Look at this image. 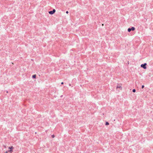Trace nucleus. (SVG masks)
Returning a JSON list of instances; mask_svg holds the SVG:
<instances>
[{"instance_id": "obj_12", "label": "nucleus", "mask_w": 153, "mask_h": 153, "mask_svg": "<svg viewBox=\"0 0 153 153\" xmlns=\"http://www.w3.org/2000/svg\"><path fill=\"white\" fill-rule=\"evenodd\" d=\"M68 11H67L66 12V13H67V14H68Z\"/></svg>"}, {"instance_id": "obj_16", "label": "nucleus", "mask_w": 153, "mask_h": 153, "mask_svg": "<svg viewBox=\"0 0 153 153\" xmlns=\"http://www.w3.org/2000/svg\"><path fill=\"white\" fill-rule=\"evenodd\" d=\"M69 86H71V84H69Z\"/></svg>"}, {"instance_id": "obj_2", "label": "nucleus", "mask_w": 153, "mask_h": 153, "mask_svg": "<svg viewBox=\"0 0 153 153\" xmlns=\"http://www.w3.org/2000/svg\"><path fill=\"white\" fill-rule=\"evenodd\" d=\"M147 64L146 63H144V64H142L141 65V67L142 68H143L145 69L146 68V65Z\"/></svg>"}, {"instance_id": "obj_11", "label": "nucleus", "mask_w": 153, "mask_h": 153, "mask_svg": "<svg viewBox=\"0 0 153 153\" xmlns=\"http://www.w3.org/2000/svg\"><path fill=\"white\" fill-rule=\"evenodd\" d=\"M144 87V85H143L142 86V88H143Z\"/></svg>"}, {"instance_id": "obj_6", "label": "nucleus", "mask_w": 153, "mask_h": 153, "mask_svg": "<svg viewBox=\"0 0 153 153\" xmlns=\"http://www.w3.org/2000/svg\"><path fill=\"white\" fill-rule=\"evenodd\" d=\"M131 30L134 31L135 30V28L134 27H132L131 28Z\"/></svg>"}, {"instance_id": "obj_14", "label": "nucleus", "mask_w": 153, "mask_h": 153, "mask_svg": "<svg viewBox=\"0 0 153 153\" xmlns=\"http://www.w3.org/2000/svg\"><path fill=\"white\" fill-rule=\"evenodd\" d=\"M64 84V82H62L61 83V85H63V84Z\"/></svg>"}, {"instance_id": "obj_9", "label": "nucleus", "mask_w": 153, "mask_h": 153, "mask_svg": "<svg viewBox=\"0 0 153 153\" xmlns=\"http://www.w3.org/2000/svg\"><path fill=\"white\" fill-rule=\"evenodd\" d=\"M132 91L133 92H136V90L135 89H134Z\"/></svg>"}, {"instance_id": "obj_5", "label": "nucleus", "mask_w": 153, "mask_h": 153, "mask_svg": "<svg viewBox=\"0 0 153 153\" xmlns=\"http://www.w3.org/2000/svg\"><path fill=\"white\" fill-rule=\"evenodd\" d=\"M32 78H33V79H36V74H34V75H33L32 76Z\"/></svg>"}, {"instance_id": "obj_1", "label": "nucleus", "mask_w": 153, "mask_h": 153, "mask_svg": "<svg viewBox=\"0 0 153 153\" xmlns=\"http://www.w3.org/2000/svg\"><path fill=\"white\" fill-rule=\"evenodd\" d=\"M56 12V10L55 9H53L52 10L49 11L48 13L51 15H53Z\"/></svg>"}, {"instance_id": "obj_13", "label": "nucleus", "mask_w": 153, "mask_h": 153, "mask_svg": "<svg viewBox=\"0 0 153 153\" xmlns=\"http://www.w3.org/2000/svg\"><path fill=\"white\" fill-rule=\"evenodd\" d=\"M8 149H11V147H8Z\"/></svg>"}, {"instance_id": "obj_17", "label": "nucleus", "mask_w": 153, "mask_h": 153, "mask_svg": "<svg viewBox=\"0 0 153 153\" xmlns=\"http://www.w3.org/2000/svg\"><path fill=\"white\" fill-rule=\"evenodd\" d=\"M62 95L61 96V97H62Z\"/></svg>"}, {"instance_id": "obj_15", "label": "nucleus", "mask_w": 153, "mask_h": 153, "mask_svg": "<svg viewBox=\"0 0 153 153\" xmlns=\"http://www.w3.org/2000/svg\"><path fill=\"white\" fill-rule=\"evenodd\" d=\"M4 153H8V151H6Z\"/></svg>"}, {"instance_id": "obj_7", "label": "nucleus", "mask_w": 153, "mask_h": 153, "mask_svg": "<svg viewBox=\"0 0 153 153\" xmlns=\"http://www.w3.org/2000/svg\"><path fill=\"white\" fill-rule=\"evenodd\" d=\"M128 32H130L131 31V28H129L128 29Z\"/></svg>"}, {"instance_id": "obj_8", "label": "nucleus", "mask_w": 153, "mask_h": 153, "mask_svg": "<svg viewBox=\"0 0 153 153\" xmlns=\"http://www.w3.org/2000/svg\"><path fill=\"white\" fill-rule=\"evenodd\" d=\"M105 125H109V123H108V122H106V123H105Z\"/></svg>"}, {"instance_id": "obj_3", "label": "nucleus", "mask_w": 153, "mask_h": 153, "mask_svg": "<svg viewBox=\"0 0 153 153\" xmlns=\"http://www.w3.org/2000/svg\"><path fill=\"white\" fill-rule=\"evenodd\" d=\"M117 89L120 88V90L122 89V85L121 84H118L117 86Z\"/></svg>"}, {"instance_id": "obj_4", "label": "nucleus", "mask_w": 153, "mask_h": 153, "mask_svg": "<svg viewBox=\"0 0 153 153\" xmlns=\"http://www.w3.org/2000/svg\"><path fill=\"white\" fill-rule=\"evenodd\" d=\"M13 147L12 146H11V149L8 150V152L12 153L13 152Z\"/></svg>"}, {"instance_id": "obj_10", "label": "nucleus", "mask_w": 153, "mask_h": 153, "mask_svg": "<svg viewBox=\"0 0 153 153\" xmlns=\"http://www.w3.org/2000/svg\"><path fill=\"white\" fill-rule=\"evenodd\" d=\"M51 137H52L53 138H54V137H55V136H54V134L52 135H51Z\"/></svg>"}, {"instance_id": "obj_18", "label": "nucleus", "mask_w": 153, "mask_h": 153, "mask_svg": "<svg viewBox=\"0 0 153 153\" xmlns=\"http://www.w3.org/2000/svg\"><path fill=\"white\" fill-rule=\"evenodd\" d=\"M102 25H103V24H102Z\"/></svg>"}]
</instances>
